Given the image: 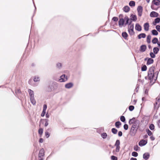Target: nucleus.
I'll return each instance as SVG.
<instances>
[{"label":"nucleus","instance_id":"f257e3e1","mask_svg":"<svg viewBox=\"0 0 160 160\" xmlns=\"http://www.w3.org/2000/svg\"><path fill=\"white\" fill-rule=\"evenodd\" d=\"M154 67H152L149 68L148 73V76L150 82H154L157 79L158 72L154 73Z\"/></svg>","mask_w":160,"mask_h":160},{"label":"nucleus","instance_id":"f03ea898","mask_svg":"<svg viewBox=\"0 0 160 160\" xmlns=\"http://www.w3.org/2000/svg\"><path fill=\"white\" fill-rule=\"evenodd\" d=\"M134 24L129 25L128 27V31L129 34L131 35H133L134 34L133 31Z\"/></svg>","mask_w":160,"mask_h":160},{"label":"nucleus","instance_id":"7ed1b4c3","mask_svg":"<svg viewBox=\"0 0 160 160\" xmlns=\"http://www.w3.org/2000/svg\"><path fill=\"white\" fill-rule=\"evenodd\" d=\"M120 142L118 140H117L115 144V146L116 147L115 151L117 152H118L119 151L120 148Z\"/></svg>","mask_w":160,"mask_h":160},{"label":"nucleus","instance_id":"20e7f679","mask_svg":"<svg viewBox=\"0 0 160 160\" xmlns=\"http://www.w3.org/2000/svg\"><path fill=\"white\" fill-rule=\"evenodd\" d=\"M137 129L138 128L132 127L130 131L131 135L132 136H135L137 132Z\"/></svg>","mask_w":160,"mask_h":160},{"label":"nucleus","instance_id":"39448f33","mask_svg":"<svg viewBox=\"0 0 160 160\" xmlns=\"http://www.w3.org/2000/svg\"><path fill=\"white\" fill-rule=\"evenodd\" d=\"M138 15L139 17L141 16L142 12V7L141 6H139L137 8Z\"/></svg>","mask_w":160,"mask_h":160},{"label":"nucleus","instance_id":"423d86ee","mask_svg":"<svg viewBox=\"0 0 160 160\" xmlns=\"http://www.w3.org/2000/svg\"><path fill=\"white\" fill-rule=\"evenodd\" d=\"M68 80L67 76H66L65 74L62 75L60 77V78L59 79V81L60 82H64Z\"/></svg>","mask_w":160,"mask_h":160},{"label":"nucleus","instance_id":"0eeeda50","mask_svg":"<svg viewBox=\"0 0 160 160\" xmlns=\"http://www.w3.org/2000/svg\"><path fill=\"white\" fill-rule=\"evenodd\" d=\"M124 20H126V22L125 23V25H126L127 24H129V25L130 24H132V21L131 19H129L127 16H125L124 17Z\"/></svg>","mask_w":160,"mask_h":160},{"label":"nucleus","instance_id":"6e6552de","mask_svg":"<svg viewBox=\"0 0 160 160\" xmlns=\"http://www.w3.org/2000/svg\"><path fill=\"white\" fill-rule=\"evenodd\" d=\"M158 14L157 12L152 11L150 13V16L151 17H157L158 16Z\"/></svg>","mask_w":160,"mask_h":160},{"label":"nucleus","instance_id":"1a4fd4ad","mask_svg":"<svg viewBox=\"0 0 160 160\" xmlns=\"http://www.w3.org/2000/svg\"><path fill=\"white\" fill-rule=\"evenodd\" d=\"M147 143V141L142 140H141L139 142V145L140 146L142 147V146H144Z\"/></svg>","mask_w":160,"mask_h":160},{"label":"nucleus","instance_id":"9d476101","mask_svg":"<svg viewBox=\"0 0 160 160\" xmlns=\"http://www.w3.org/2000/svg\"><path fill=\"white\" fill-rule=\"evenodd\" d=\"M139 121H137L136 122H135V123L132 124V127L138 129L139 125Z\"/></svg>","mask_w":160,"mask_h":160},{"label":"nucleus","instance_id":"9b49d317","mask_svg":"<svg viewBox=\"0 0 160 160\" xmlns=\"http://www.w3.org/2000/svg\"><path fill=\"white\" fill-rule=\"evenodd\" d=\"M126 20H124V19L121 18L119 19L118 22V24L119 26H122L124 23L125 21Z\"/></svg>","mask_w":160,"mask_h":160},{"label":"nucleus","instance_id":"f8f14e48","mask_svg":"<svg viewBox=\"0 0 160 160\" xmlns=\"http://www.w3.org/2000/svg\"><path fill=\"white\" fill-rule=\"evenodd\" d=\"M73 86V84L72 82H70L66 84L65 85V87L67 88H70Z\"/></svg>","mask_w":160,"mask_h":160},{"label":"nucleus","instance_id":"ddd939ff","mask_svg":"<svg viewBox=\"0 0 160 160\" xmlns=\"http://www.w3.org/2000/svg\"><path fill=\"white\" fill-rule=\"evenodd\" d=\"M138 121V120L136 119L135 118H134L129 120V123L130 124H133L135 123V122Z\"/></svg>","mask_w":160,"mask_h":160},{"label":"nucleus","instance_id":"4468645a","mask_svg":"<svg viewBox=\"0 0 160 160\" xmlns=\"http://www.w3.org/2000/svg\"><path fill=\"white\" fill-rule=\"evenodd\" d=\"M144 29L145 31H148L149 30V27L148 23H145L143 25Z\"/></svg>","mask_w":160,"mask_h":160},{"label":"nucleus","instance_id":"2eb2a0df","mask_svg":"<svg viewBox=\"0 0 160 160\" xmlns=\"http://www.w3.org/2000/svg\"><path fill=\"white\" fill-rule=\"evenodd\" d=\"M44 155V149L42 148L41 149L39 153L38 156L39 158L43 156Z\"/></svg>","mask_w":160,"mask_h":160},{"label":"nucleus","instance_id":"dca6fc26","mask_svg":"<svg viewBox=\"0 0 160 160\" xmlns=\"http://www.w3.org/2000/svg\"><path fill=\"white\" fill-rule=\"evenodd\" d=\"M152 3L156 6L160 5V1L159 0H153Z\"/></svg>","mask_w":160,"mask_h":160},{"label":"nucleus","instance_id":"f3484780","mask_svg":"<svg viewBox=\"0 0 160 160\" xmlns=\"http://www.w3.org/2000/svg\"><path fill=\"white\" fill-rule=\"evenodd\" d=\"M160 22V18H158L155 19L154 21L153 22V24L154 25H156L157 23L159 22Z\"/></svg>","mask_w":160,"mask_h":160},{"label":"nucleus","instance_id":"a211bd4d","mask_svg":"<svg viewBox=\"0 0 160 160\" xmlns=\"http://www.w3.org/2000/svg\"><path fill=\"white\" fill-rule=\"evenodd\" d=\"M130 17L131 19L133 21H136L137 20V17L136 15L132 14L131 15Z\"/></svg>","mask_w":160,"mask_h":160},{"label":"nucleus","instance_id":"6ab92c4d","mask_svg":"<svg viewBox=\"0 0 160 160\" xmlns=\"http://www.w3.org/2000/svg\"><path fill=\"white\" fill-rule=\"evenodd\" d=\"M146 49V46L145 45H142L141 46L140 48V51L142 52H144Z\"/></svg>","mask_w":160,"mask_h":160},{"label":"nucleus","instance_id":"aec40b11","mask_svg":"<svg viewBox=\"0 0 160 160\" xmlns=\"http://www.w3.org/2000/svg\"><path fill=\"white\" fill-rule=\"evenodd\" d=\"M135 28V29L138 31H141L142 30L141 27L138 23L136 24Z\"/></svg>","mask_w":160,"mask_h":160},{"label":"nucleus","instance_id":"412c9836","mask_svg":"<svg viewBox=\"0 0 160 160\" xmlns=\"http://www.w3.org/2000/svg\"><path fill=\"white\" fill-rule=\"evenodd\" d=\"M143 158L147 160L149 157V154L148 153H145L143 155Z\"/></svg>","mask_w":160,"mask_h":160},{"label":"nucleus","instance_id":"4be33fe9","mask_svg":"<svg viewBox=\"0 0 160 160\" xmlns=\"http://www.w3.org/2000/svg\"><path fill=\"white\" fill-rule=\"evenodd\" d=\"M28 92L29 93L30 98L34 97V92L33 91L30 89H29L28 90Z\"/></svg>","mask_w":160,"mask_h":160},{"label":"nucleus","instance_id":"5701e85b","mask_svg":"<svg viewBox=\"0 0 160 160\" xmlns=\"http://www.w3.org/2000/svg\"><path fill=\"white\" fill-rule=\"evenodd\" d=\"M158 104L159 106V105L160 104V95L157 98V101L154 104V106L155 107L156 105Z\"/></svg>","mask_w":160,"mask_h":160},{"label":"nucleus","instance_id":"b1692460","mask_svg":"<svg viewBox=\"0 0 160 160\" xmlns=\"http://www.w3.org/2000/svg\"><path fill=\"white\" fill-rule=\"evenodd\" d=\"M153 62V59L149 58L148 59L147 61V64L148 65H149L151 64H152Z\"/></svg>","mask_w":160,"mask_h":160},{"label":"nucleus","instance_id":"393cba45","mask_svg":"<svg viewBox=\"0 0 160 160\" xmlns=\"http://www.w3.org/2000/svg\"><path fill=\"white\" fill-rule=\"evenodd\" d=\"M123 10L125 12H128L130 10V8L128 6H126L123 8Z\"/></svg>","mask_w":160,"mask_h":160},{"label":"nucleus","instance_id":"a878e982","mask_svg":"<svg viewBox=\"0 0 160 160\" xmlns=\"http://www.w3.org/2000/svg\"><path fill=\"white\" fill-rule=\"evenodd\" d=\"M146 34L145 33H141L139 34L138 35V38L139 39H141V38H144L146 37Z\"/></svg>","mask_w":160,"mask_h":160},{"label":"nucleus","instance_id":"bb28decb","mask_svg":"<svg viewBox=\"0 0 160 160\" xmlns=\"http://www.w3.org/2000/svg\"><path fill=\"white\" fill-rule=\"evenodd\" d=\"M151 35H148L147 38V42L148 43H151Z\"/></svg>","mask_w":160,"mask_h":160},{"label":"nucleus","instance_id":"cd10ccee","mask_svg":"<svg viewBox=\"0 0 160 160\" xmlns=\"http://www.w3.org/2000/svg\"><path fill=\"white\" fill-rule=\"evenodd\" d=\"M33 81L34 82H38L40 81L39 77L38 76H35L34 77Z\"/></svg>","mask_w":160,"mask_h":160},{"label":"nucleus","instance_id":"c85d7f7f","mask_svg":"<svg viewBox=\"0 0 160 160\" xmlns=\"http://www.w3.org/2000/svg\"><path fill=\"white\" fill-rule=\"evenodd\" d=\"M30 99L31 103L33 105L35 104L36 102L35 99H34V97L30 98Z\"/></svg>","mask_w":160,"mask_h":160},{"label":"nucleus","instance_id":"c756f323","mask_svg":"<svg viewBox=\"0 0 160 160\" xmlns=\"http://www.w3.org/2000/svg\"><path fill=\"white\" fill-rule=\"evenodd\" d=\"M122 37L125 39H127V37L128 36V35L127 33L125 32H123L122 33Z\"/></svg>","mask_w":160,"mask_h":160},{"label":"nucleus","instance_id":"7c9ffc66","mask_svg":"<svg viewBox=\"0 0 160 160\" xmlns=\"http://www.w3.org/2000/svg\"><path fill=\"white\" fill-rule=\"evenodd\" d=\"M159 50V49L157 47H155L153 49V51L154 54H156L158 53Z\"/></svg>","mask_w":160,"mask_h":160},{"label":"nucleus","instance_id":"2f4dec72","mask_svg":"<svg viewBox=\"0 0 160 160\" xmlns=\"http://www.w3.org/2000/svg\"><path fill=\"white\" fill-rule=\"evenodd\" d=\"M152 33L154 35H157L158 34L157 31L155 29L153 30L152 31Z\"/></svg>","mask_w":160,"mask_h":160},{"label":"nucleus","instance_id":"473e14b6","mask_svg":"<svg viewBox=\"0 0 160 160\" xmlns=\"http://www.w3.org/2000/svg\"><path fill=\"white\" fill-rule=\"evenodd\" d=\"M62 64L61 63L58 62L57 63L56 65V67L57 68L59 69H60L62 67Z\"/></svg>","mask_w":160,"mask_h":160},{"label":"nucleus","instance_id":"72a5a7b5","mask_svg":"<svg viewBox=\"0 0 160 160\" xmlns=\"http://www.w3.org/2000/svg\"><path fill=\"white\" fill-rule=\"evenodd\" d=\"M121 125V123L120 122H116L115 125V126L117 128H119V126Z\"/></svg>","mask_w":160,"mask_h":160},{"label":"nucleus","instance_id":"f704fd0d","mask_svg":"<svg viewBox=\"0 0 160 160\" xmlns=\"http://www.w3.org/2000/svg\"><path fill=\"white\" fill-rule=\"evenodd\" d=\"M158 42V39L156 38H154L152 40V42L153 44H156Z\"/></svg>","mask_w":160,"mask_h":160},{"label":"nucleus","instance_id":"c9c22d12","mask_svg":"<svg viewBox=\"0 0 160 160\" xmlns=\"http://www.w3.org/2000/svg\"><path fill=\"white\" fill-rule=\"evenodd\" d=\"M101 136L103 139L106 138L107 136V134L106 133H103L102 134Z\"/></svg>","mask_w":160,"mask_h":160},{"label":"nucleus","instance_id":"e433bc0d","mask_svg":"<svg viewBox=\"0 0 160 160\" xmlns=\"http://www.w3.org/2000/svg\"><path fill=\"white\" fill-rule=\"evenodd\" d=\"M129 5L131 6H134L135 5V2L133 1H131L129 3Z\"/></svg>","mask_w":160,"mask_h":160},{"label":"nucleus","instance_id":"4c0bfd02","mask_svg":"<svg viewBox=\"0 0 160 160\" xmlns=\"http://www.w3.org/2000/svg\"><path fill=\"white\" fill-rule=\"evenodd\" d=\"M112 132L114 134H116L118 132V130L117 129L115 128H112Z\"/></svg>","mask_w":160,"mask_h":160},{"label":"nucleus","instance_id":"58836bf2","mask_svg":"<svg viewBox=\"0 0 160 160\" xmlns=\"http://www.w3.org/2000/svg\"><path fill=\"white\" fill-rule=\"evenodd\" d=\"M147 68L145 65H143L142 68V71H146L147 70Z\"/></svg>","mask_w":160,"mask_h":160},{"label":"nucleus","instance_id":"ea45409f","mask_svg":"<svg viewBox=\"0 0 160 160\" xmlns=\"http://www.w3.org/2000/svg\"><path fill=\"white\" fill-rule=\"evenodd\" d=\"M132 155L134 157H136L138 156V153L136 152H133L132 153Z\"/></svg>","mask_w":160,"mask_h":160},{"label":"nucleus","instance_id":"a19ab883","mask_svg":"<svg viewBox=\"0 0 160 160\" xmlns=\"http://www.w3.org/2000/svg\"><path fill=\"white\" fill-rule=\"evenodd\" d=\"M149 128L151 130H153L154 128V126L153 124H151L149 126Z\"/></svg>","mask_w":160,"mask_h":160},{"label":"nucleus","instance_id":"79ce46f5","mask_svg":"<svg viewBox=\"0 0 160 160\" xmlns=\"http://www.w3.org/2000/svg\"><path fill=\"white\" fill-rule=\"evenodd\" d=\"M120 120L122 122H124L125 121V118L124 116H122L120 118Z\"/></svg>","mask_w":160,"mask_h":160},{"label":"nucleus","instance_id":"37998d69","mask_svg":"<svg viewBox=\"0 0 160 160\" xmlns=\"http://www.w3.org/2000/svg\"><path fill=\"white\" fill-rule=\"evenodd\" d=\"M43 132V130L42 128H40L38 130V133L40 135H42Z\"/></svg>","mask_w":160,"mask_h":160},{"label":"nucleus","instance_id":"c03bdc74","mask_svg":"<svg viewBox=\"0 0 160 160\" xmlns=\"http://www.w3.org/2000/svg\"><path fill=\"white\" fill-rule=\"evenodd\" d=\"M139 148L137 145L134 146V149L135 151H138Z\"/></svg>","mask_w":160,"mask_h":160},{"label":"nucleus","instance_id":"a18cd8bd","mask_svg":"<svg viewBox=\"0 0 160 160\" xmlns=\"http://www.w3.org/2000/svg\"><path fill=\"white\" fill-rule=\"evenodd\" d=\"M155 54H154L153 52H151L150 53V55L152 58H154L155 57Z\"/></svg>","mask_w":160,"mask_h":160},{"label":"nucleus","instance_id":"49530a36","mask_svg":"<svg viewBox=\"0 0 160 160\" xmlns=\"http://www.w3.org/2000/svg\"><path fill=\"white\" fill-rule=\"evenodd\" d=\"M134 107L133 106H130L129 107V109L130 111H132L134 109Z\"/></svg>","mask_w":160,"mask_h":160},{"label":"nucleus","instance_id":"de8ad7c7","mask_svg":"<svg viewBox=\"0 0 160 160\" xmlns=\"http://www.w3.org/2000/svg\"><path fill=\"white\" fill-rule=\"evenodd\" d=\"M156 28L158 32H160V26L159 25H157L156 27Z\"/></svg>","mask_w":160,"mask_h":160},{"label":"nucleus","instance_id":"09e8293b","mask_svg":"<svg viewBox=\"0 0 160 160\" xmlns=\"http://www.w3.org/2000/svg\"><path fill=\"white\" fill-rule=\"evenodd\" d=\"M147 132L148 135L149 136H151L152 134V132L149 129L147 131Z\"/></svg>","mask_w":160,"mask_h":160},{"label":"nucleus","instance_id":"8fccbe9b","mask_svg":"<svg viewBox=\"0 0 160 160\" xmlns=\"http://www.w3.org/2000/svg\"><path fill=\"white\" fill-rule=\"evenodd\" d=\"M47 108V106L46 104H44L43 106V111L46 112Z\"/></svg>","mask_w":160,"mask_h":160},{"label":"nucleus","instance_id":"3c124183","mask_svg":"<svg viewBox=\"0 0 160 160\" xmlns=\"http://www.w3.org/2000/svg\"><path fill=\"white\" fill-rule=\"evenodd\" d=\"M124 128L125 130H127L128 128V126L127 124H125L124 125Z\"/></svg>","mask_w":160,"mask_h":160},{"label":"nucleus","instance_id":"603ef678","mask_svg":"<svg viewBox=\"0 0 160 160\" xmlns=\"http://www.w3.org/2000/svg\"><path fill=\"white\" fill-rule=\"evenodd\" d=\"M111 158L112 160H117V158L114 156H111Z\"/></svg>","mask_w":160,"mask_h":160},{"label":"nucleus","instance_id":"864d4df0","mask_svg":"<svg viewBox=\"0 0 160 160\" xmlns=\"http://www.w3.org/2000/svg\"><path fill=\"white\" fill-rule=\"evenodd\" d=\"M45 135L47 138H48L49 137V134L48 132H46L45 133Z\"/></svg>","mask_w":160,"mask_h":160},{"label":"nucleus","instance_id":"5fc2aeb1","mask_svg":"<svg viewBox=\"0 0 160 160\" xmlns=\"http://www.w3.org/2000/svg\"><path fill=\"white\" fill-rule=\"evenodd\" d=\"M118 20V19L117 17H114L112 18V20L115 22L117 21Z\"/></svg>","mask_w":160,"mask_h":160},{"label":"nucleus","instance_id":"6e6d98bb","mask_svg":"<svg viewBox=\"0 0 160 160\" xmlns=\"http://www.w3.org/2000/svg\"><path fill=\"white\" fill-rule=\"evenodd\" d=\"M45 120L46 121L45 123L44 126H45L46 127L48 125V120L46 119Z\"/></svg>","mask_w":160,"mask_h":160},{"label":"nucleus","instance_id":"4d7b16f0","mask_svg":"<svg viewBox=\"0 0 160 160\" xmlns=\"http://www.w3.org/2000/svg\"><path fill=\"white\" fill-rule=\"evenodd\" d=\"M46 113V112L44 111H42V112L41 114V116L42 117H43L44 116L45 113Z\"/></svg>","mask_w":160,"mask_h":160},{"label":"nucleus","instance_id":"13d9d810","mask_svg":"<svg viewBox=\"0 0 160 160\" xmlns=\"http://www.w3.org/2000/svg\"><path fill=\"white\" fill-rule=\"evenodd\" d=\"M118 135L119 137H121L122 135V132L121 131H119L118 132Z\"/></svg>","mask_w":160,"mask_h":160},{"label":"nucleus","instance_id":"bf43d9fd","mask_svg":"<svg viewBox=\"0 0 160 160\" xmlns=\"http://www.w3.org/2000/svg\"><path fill=\"white\" fill-rule=\"evenodd\" d=\"M157 123L158 127L160 128V119L158 121Z\"/></svg>","mask_w":160,"mask_h":160},{"label":"nucleus","instance_id":"052dcab7","mask_svg":"<svg viewBox=\"0 0 160 160\" xmlns=\"http://www.w3.org/2000/svg\"><path fill=\"white\" fill-rule=\"evenodd\" d=\"M152 140V141H153V140H154V139H155V138L153 137V136H151L150 137V138Z\"/></svg>","mask_w":160,"mask_h":160},{"label":"nucleus","instance_id":"680f3d73","mask_svg":"<svg viewBox=\"0 0 160 160\" xmlns=\"http://www.w3.org/2000/svg\"><path fill=\"white\" fill-rule=\"evenodd\" d=\"M39 142L40 143H42L43 142V139L42 138H40L39 139Z\"/></svg>","mask_w":160,"mask_h":160},{"label":"nucleus","instance_id":"e2e57ef3","mask_svg":"<svg viewBox=\"0 0 160 160\" xmlns=\"http://www.w3.org/2000/svg\"><path fill=\"white\" fill-rule=\"evenodd\" d=\"M46 117L47 118H49V114H48V113H47V114H46Z\"/></svg>","mask_w":160,"mask_h":160},{"label":"nucleus","instance_id":"0e129e2a","mask_svg":"<svg viewBox=\"0 0 160 160\" xmlns=\"http://www.w3.org/2000/svg\"><path fill=\"white\" fill-rule=\"evenodd\" d=\"M130 160H137V159L136 158H132L130 159Z\"/></svg>","mask_w":160,"mask_h":160},{"label":"nucleus","instance_id":"69168bd1","mask_svg":"<svg viewBox=\"0 0 160 160\" xmlns=\"http://www.w3.org/2000/svg\"><path fill=\"white\" fill-rule=\"evenodd\" d=\"M157 44L158 45V46L160 48V42H158Z\"/></svg>","mask_w":160,"mask_h":160},{"label":"nucleus","instance_id":"338daca9","mask_svg":"<svg viewBox=\"0 0 160 160\" xmlns=\"http://www.w3.org/2000/svg\"><path fill=\"white\" fill-rule=\"evenodd\" d=\"M148 137V136L147 135H146L144 136V138H147Z\"/></svg>","mask_w":160,"mask_h":160},{"label":"nucleus","instance_id":"774afa93","mask_svg":"<svg viewBox=\"0 0 160 160\" xmlns=\"http://www.w3.org/2000/svg\"><path fill=\"white\" fill-rule=\"evenodd\" d=\"M39 160H43V159L42 158H41V157L40 158H39Z\"/></svg>","mask_w":160,"mask_h":160}]
</instances>
